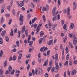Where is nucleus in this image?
<instances>
[{
	"label": "nucleus",
	"instance_id": "nucleus-1",
	"mask_svg": "<svg viewBox=\"0 0 77 77\" xmlns=\"http://www.w3.org/2000/svg\"><path fill=\"white\" fill-rule=\"evenodd\" d=\"M55 65L56 67L54 68V72H57L58 71V70L59 69V65H58V63L57 62H55Z\"/></svg>",
	"mask_w": 77,
	"mask_h": 77
},
{
	"label": "nucleus",
	"instance_id": "nucleus-2",
	"mask_svg": "<svg viewBox=\"0 0 77 77\" xmlns=\"http://www.w3.org/2000/svg\"><path fill=\"white\" fill-rule=\"evenodd\" d=\"M19 21H20V24L23 25V16L22 14H20V17Z\"/></svg>",
	"mask_w": 77,
	"mask_h": 77
},
{
	"label": "nucleus",
	"instance_id": "nucleus-3",
	"mask_svg": "<svg viewBox=\"0 0 77 77\" xmlns=\"http://www.w3.org/2000/svg\"><path fill=\"white\" fill-rule=\"evenodd\" d=\"M42 24H40L38 25L37 26V28L36 29V34L38 35L39 33V30L41 29L40 27L42 26Z\"/></svg>",
	"mask_w": 77,
	"mask_h": 77
},
{
	"label": "nucleus",
	"instance_id": "nucleus-4",
	"mask_svg": "<svg viewBox=\"0 0 77 77\" xmlns=\"http://www.w3.org/2000/svg\"><path fill=\"white\" fill-rule=\"evenodd\" d=\"M43 71L42 69L41 68H38V70H37L36 69H35V73L36 75H38V72L41 71Z\"/></svg>",
	"mask_w": 77,
	"mask_h": 77
},
{
	"label": "nucleus",
	"instance_id": "nucleus-5",
	"mask_svg": "<svg viewBox=\"0 0 77 77\" xmlns=\"http://www.w3.org/2000/svg\"><path fill=\"white\" fill-rule=\"evenodd\" d=\"M70 72L71 73L72 75H75L77 73V71L75 69H73L72 71H71Z\"/></svg>",
	"mask_w": 77,
	"mask_h": 77
},
{
	"label": "nucleus",
	"instance_id": "nucleus-6",
	"mask_svg": "<svg viewBox=\"0 0 77 77\" xmlns=\"http://www.w3.org/2000/svg\"><path fill=\"white\" fill-rule=\"evenodd\" d=\"M6 30H4L1 33V35L3 37L5 36V34L6 33Z\"/></svg>",
	"mask_w": 77,
	"mask_h": 77
},
{
	"label": "nucleus",
	"instance_id": "nucleus-7",
	"mask_svg": "<svg viewBox=\"0 0 77 77\" xmlns=\"http://www.w3.org/2000/svg\"><path fill=\"white\" fill-rule=\"evenodd\" d=\"M25 30H26V27L25 26H24L22 28V29L21 30L22 33H23L24 32V31H25Z\"/></svg>",
	"mask_w": 77,
	"mask_h": 77
},
{
	"label": "nucleus",
	"instance_id": "nucleus-8",
	"mask_svg": "<svg viewBox=\"0 0 77 77\" xmlns=\"http://www.w3.org/2000/svg\"><path fill=\"white\" fill-rule=\"evenodd\" d=\"M56 11V7H54L52 11V14H54L55 13Z\"/></svg>",
	"mask_w": 77,
	"mask_h": 77
},
{
	"label": "nucleus",
	"instance_id": "nucleus-9",
	"mask_svg": "<svg viewBox=\"0 0 77 77\" xmlns=\"http://www.w3.org/2000/svg\"><path fill=\"white\" fill-rule=\"evenodd\" d=\"M54 16V17H53L52 19L53 21H56L57 20V16H56V15Z\"/></svg>",
	"mask_w": 77,
	"mask_h": 77
},
{
	"label": "nucleus",
	"instance_id": "nucleus-10",
	"mask_svg": "<svg viewBox=\"0 0 77 77\" xmlns=\"http://www.w3.org/2000/svg\"><path fill=\"white\" fill-rule=\"evenodd\" d=\"M66 40H67V36H66L63 39V42L64 43H65L66 41Z\"/></svg>",
	"mask_w": 77,
	"mask_h": 77
},
{
	"label": "nucleus",
	"instance_id": "nucleus-11",
	"mask_svg": "<svg viewBox=\"0 0 77 77\" xmlns=\"http://www.w3.org/2000/svg\"><path fill=\"white\" fill-rule=\"evenodd\" d=\"M21 57H22V54L20 53L18 57V60H20L21 59Z\"/></svg>",
	"mask_w": 77,
	"mask_h": 77
},
{
	"label": "nucleus",
	"instance_id": "nucleus-12",
	"mask_svg": "<svg viewBox=\"0 0 77 77\" xmlns=\"http://www.w3.org/2000/svg\"><path fill=\"white\" fill-rule=\"evenodd\" d=\"M53 42V40H51L49 41V42L48 43V44L49 45H50Z\"/></svg>",
	"mask_w": 77,
	"mask_h": 77
},
{
	"label": "nucleus",
	"instance_id": "nucleus-13",
	"mask_svg": "<svg viewBox=\"0 0 77 77\" xmlns=\"http://www.w3.org/2000/svg\"><path fill=\"white\" fill-rule=\"evenodd\" d=\"M31 39V35L29 34L28 35V43H29V41H30V40Z\"/></svg>",
	"mask_w": 77,
	"mask_h": 77
},
{
	"label": "nucleus",
	"instance_id": "nucleus-14",
	"mask_svg": "<svg viewBox=\"0 0 77 77\" xmlns=\"http://www.w3.org/2000/svg\"><path fill=\"white\" fill-rule=\"evenodd\" d=\"M75 27V26H74V25L73 23H71L70 25V28L71 29H74Z\"/></svg>",
	"mask_w": 77,
	"mask_h": 77
},
{
	"label": "nucleus",
	"instance_id": "nucleus-15",
	"mask_svg": "<svg viewBox=\"0 0 77 77\" xmlns=\"http://www.w3.org/2000/svg\"><path fill=\"white\" fill-rule=\"evenodd\" d=\"M44 33L43 32L41 31L40 32V36H41V37H42V36H44Z\"/></svg>",
	"mask_w": 77,
	"mask_h": 77
},
{
	"label": "nucleus",
	"instance_id": "nucleus-16",
	"mask_svg": "<svg viewBox=\"0 0 77 77\" xmlns=\"http://www.w3.org/2000/svg\"><path fill=\"white\" fill-rule=\"evenodd\" d=\"M55 60H57V59H58V57H59V56H58V54H56L55 55Z\"/></svg>",
	"mask_w": 77,
	"mask_h": 77
},
{
	"label": "nucleus",
	"instance_id": "nucleus-17",
	"mask_svg": "<svg viewBox=\"0 0 77 77\" xmlns=\"http://www.w3.org/2000/svg\"><path fill=\"white\" fill-rule=\"evenodd\" d=\"M5 22V19L3 18V17H2V19L1 20V23H2V24Z\"/></svg>",
	"mask_w": 77,
	"mask_h": 77
},
{
	"label": "nucleus",
	"instance_id": "nucleus-18",
	"mask_svg": "<svg viewBox=\"0 0 77 77\" xmlns=\"http://www.w3.org/2000/svg\"><path fill=\"white\" fill-rule=\"evenodd\" d=\"M10 36H14V33H13V30L12 29H11V30Z\"/></svg>",
	"mask_w": 77,
	"mask_h": 77
},
{
	"label": "nucleus",
	"instance_id": "nucleus-19",
	"mask_svg": "<svg viewBox=\"0 0 77 77\" xmlns=\"http://www.w3.org/2000/svg\"><path fill=\"white\" fill-rule=\"evenodd\" d=\"M57 26V24L56 23L54 24L52 27V29L53 30H55V27H56Z\"/></svg>",
	"mask_w": 77,
	"mask_h": 77
},
{
	"label": "nucleus",
	"instance_id": "nucleus-20",
	"mask_svg": "<svg viewBox=\"0 0 77 77\" xmlns=\"http://www.w3.org/2000/svg\"><path fill=\"white\" fill-rule=\"evenodd\" d=\"M13 0H11L10 1V8L12 6V4H13Z\"/></svg>",
	"mask_w": 77,
	"mask_h": 77
},
{
	"label": "nucleus",
	"instance_id": "nucleus-21",
	"mask_svg": "<svg viewBox=\"0 0 77 77\" xmlns=\"http://www.w3.org/2000/svg\"><path fill=\"white\" fill-rule=\"evenodd\" d=\"M37 20V18L35 17L32 20V23H34V22L36 20Z\"/></svg>",
	"mask_w": 77,
	"mask_h": 77
},
{
	"label": "nucleus",
	"instance_id": "nucleus-22",
	"mask_svg": "<svg viewBox=\"0 0 77 77\" xmlns=\"http://www.w3.org/2000/svg\"><path fill=\"white\" fill-rule=\"evenodd\" d=\"M3 51L1 50L0 52V57H2V56H3Z\"/></svg>",
	"mask_w": 77,
	"mask_h": 77
},
{
	"label": "nucleus",
	"instance_id": "nucleus-23",
	"mask_svg": "<svg viewBox=\"0 0 77 77\" xmlns=\"http://www.w3.org/2000/svg\"><path fill=\"white\" fill-rule=\"evenodd\" d=\"M3 44V39L2 37H0V44Z\"/></svg>",
	"mask_w": 77,
	"mask_h": 77
},
{
	"label": "nucleus",
	"instance_id": "nucleus-24",
	"mask_svg": "<svg viewBox=\"0 0 77 77\" xmlns=\"http://www.w3.org/2000/svg\"><path fill=\"white\" fill-rule=\"evenodd\" d=\"M24 1H23L22 3H21L20 4V6L21 7L23 6H24Z\"/></svg>",
	"mask_w": 77,
	"mask_h": 77
},
{
	"label": "nucleus",
	"instance_id": "nucleus-25",
	"mask_svg": "<svg viewBox=\"0 0 77 77\" xmlns=\"http://www.w3.org/2000/svg\"><path fill=\"white\" fill-rule=\"evenodd\" d=\"M48 65V63L47 61H45L43 64L44 66H46Z\"/></svg>",
	"mask_w": 77,
	"mask_h": 77
},
{
	"label": "nucleus",
	"instance_id": "nucleus-26",
	"mask_svg": "<svg viewBox=\"0 0 77 77\" xmlns=\"http://www.w3.org/2000/svg\"><path fill=\"white\" fill-rule=\"evenodd\" d=\"M7 66V60H6L5 61L4 63V67H6Z\"/></svg>",
	"mask_w": 77,
	"mask_h": 77
},
{
	"label": "nucleus",
	"instance_id": "nucleus-27",
	"mask_svg": "<svg viewBox=\"0 0 77 77\" xmlns=\"http://www.w3.org/2000/svg\"><path fill=\"white\" fill-rule=\"evenodd\" d=\"M42 40H43V38H41L38 41V42L39 44H41V43H42Z\"/></svg>",
	"mask_w": 77,
	"mask_h": 77
},
{
	"label": "nucleus",
	"instance_id": "nucleus-28",
	"mask_svg": "<svg viewBox=\"0 0 77 77\" xmlns=\"http://www.w3.org/2000/svg\"><path fill=\"white\" fill-rule=\"evenodd\" d=\"M68 61H66L64 64V66H68Z\"/></svg>",
	"mask_w": 77,
	"mask_h": 77
},
{
	"label": "nucleus",
	"instance_id": "nucleus-29",
	"mask_svg": "<svg viewBox=\"0 0 77 77\" xmlns=\"http://www.w3.org/2000/svg\"><path fill=\"white\" fill-rule=\"evenodd\" d=\"M5 39L7 42H9V38L7 36H5Z\"/></svg>",
	"mask_w": 77,
	"mask_h": 77
},
{
	"label": "nucleus",
	"instance_id": "nucleus-30",
	"mask_svg": "<svg viewBox=\"0 0 77 77\" xmlns=\"http://www.w3.org/2000/svg\"><path fill=\"white\" fill-rule=\"evenodd\" d=\"M63 29L65 30L66 29V24H65L63 26Z\"/></svg>",
	"mask_w": 77,
	"mask_h": 77
},
{
	"label": "nucleus",
	"instance_id": "nucleus-31",
	"mask_svg": "<svg viewBox=\"0 0 77 77\" xmlns=\"http://www.w3.org/2000/svg\"><path fill=\"white\" fill-rule=\"evenodd\" d=\"M66 54H68V51H69V50H68V47H66Z\"/></svg>",
	"mask_w": 77,
	"mask_h": 77
},
{
	"label": "nucleus",
	"instance_id": "nucleus-32",
	"mask_svg": "<svg viewBox=\"0 0 77 77\" xmlns=\"http://www.w3.org/2000/svg\"><path fill=\"white\" fill-rule=\"evenodd\" d=\"M33 43V41H30L29 42V45H30L31 47H32V44Z\"/></svg>",
	"mask_w": 77,
	"mask_h": 77
},
{
	"label": "nucleus",
	"instance_id": "nucleus-33",
	"mask_svg": "<svg viewBox=\"0 0 77 77\" xmlns=\"http://www.w3.org/2000/svg\"><path fill=\"white\" fill-rule=\"evenodd\" d=\"M68 11L67 12V15H69V14L70 12L69 11H70V9H69V8H68V10H67Z\"/></svg>",
	"mask_w": 77,
	"mask_h": 77
},
{
	"label": "nucleus",
	"instance_id": "nucleus-34",
	"mask_svg": "<svg viewBox=\"0 0 77 77\" xmlns=\"http://www.w3.org/2000/svg\"><path fill=\"white\" fill-rule=\"evenodd\" d=\"M16 59H17V57L15 55H14L13 60L15 61L16 60Z\"/></svg>",
	"mask_w": 77,
	"mask_h": 77
},
{
	"label": "nucleus",
	"instance_id": "nucleus-35",
	"mask_svg": "<svg viewBox=\"0 0 77 77\" xmlns=\"http://www.w3.org/2000/svg\"><path fill=\"white\" fill-rule=\"evenodd\" d=\"M69 45H70V48H73V45L71 44V43L70 42H69Z\"/></svg>",
	"mask_w": 77,
	"mask_h": 77
},
{
	"label": "nucleus",
	"instance_id": "nucleus-36",
	"mask_svg": "<svg viewBox=\"0 0 77 77\" xmlns=\"http://www.w3.org/2000/svg\"><path fill=\"white\" fill-rule=\"evenodd\" d=\"M28 32V30H26L25 32V34L26 37H27V36H28V32Z\"/></svg>",
	"mask_w": 77,
	"mask_h": 77
},
{
	"label": "nucleus",
	"instance_id": "nucleus-37",
	"mask_svg": "<svg viewBox=\"0 0 77 77\" xmlns=\"http://www.w3.org/2000/svg\"><path fill=\"white\" fill-rule=\"evenodd\" d=\"M26 57L27 58H28V59H29L30 57V54H29L26 55Z\"/></svg>",
	"mask_w": 77,
	"mask_h": 77
},
{
	"label": "nucleus",
	"instance_id": "nucleus-38",
	"mask_svg": "<svg viewBox=\"0 0 77 77\" xmlns=\"http://www.w3.org/2000/svg\"><path fill=\"white\" fill-rule=\"evenodd\" d=\"M34 50V48H29V53H30L31 51H32V50Z\"/></svg>",
	"mask_w": 77,
	"mask_h": 77
},
{
	"label": "nucleus",
	"instance_id": "nucleus-39",
	"mask_svg": "<svg viewBox=\"0 0 77 77\" xmlns=\"http://www.w3.org/2000/svg\"><path fill=\"white\" fill-rule=\"evenodd\" d=\"M14 73H15V69H13L11 73V75H13V74H14Z\"/></svg>",
	"mask_w": 77,
	"mask_h": 77
},
{
	"label": "nucleus",
	"instance_id": "nucleus-40",
	"mask_svg": "<svg viewBox=\"0 0 77 77\" xmlns=\"http://www.w3.org/2000/svg\"><path fill=\"white\" fill-rule=\"evenodd\" d=\"M3 73V71L2 69H0V75Z\"/></svg>",
	"mask_w": 77,
	"mask_h": 77
},
{
	"label": "nucleus",
	"instance_id": "nucleus-41",
	"mask_svg": "<svg viewBox=\"0 0 77 77\" xmlns=\"http://www.w3.org/2000/svg\"><path fill=\"white\" fill-rule=\"evenodd\" d=\"M17 28H15L14 30V33H17Z\"/></svg>",
	"mask_w": 77,
	"mask_h": 77
},
{
	"label": "nucleus",
	"instance_id": "nucleus-42",
	"mask_svg": "<svg viewBox=\"0 0 77 77\" xmlns=\"http://www.w3.org/2000/svg\"><path fill=\"white\" fill-rule=\"evenodd\" d=\"M51 69V66H50L48 68L47 70L48 72L50 71V69Z\"/></svg>",
	"mask_w": 77,
	"mask_h": 77
},
{
	"label": "nucleus",
	"instance_id": "nucleus-43",
	"mask_svg": "<svg viewBox=\"0 0 77 77\" xmlns=\"http://www.w3.org/2000/svg\"><path fill=\"white\" fill-rule=\"evenodd\" d=\"M30 67V64H28V66L27 67V71H29V70Z\"/></svg>",
	"mask_w": 77,
	"mask_h": 77
},
{
	"label": "nucleus",
	"instance_id": "nucleus-44",
	"mask_svg": "<svg viewBox=\"0 0 77 77\" xmlns=\"http://www.w3.org/2000/svg\"><path fill=\"white\" fill-rule=\"evenodd\" d=\"M12 13L14 15H15V10L13 9L12 10Z\"/></svg>",
	"mask_w": 77,
	"mask_h": 77
},
{
	"label": "nucleus",
	"instance_id": "nucleus-45",
	"mask_svg": "<svg viewBox=\"0 0 77 77\" xmlns=\"http://www.w3.org/2000/svg\"><path fill=\"white\" fill-rule=\"evenodd\" d=\"M69 54H67V55L66 56V60H68L69 59Z\"/></svg>",
	"mask_w": 77,
	"mask_h": 77
},
{
	"label": "nucleus",
	"instance_id": "nucleus-46",
	"mask_svg": "<svg viewBox=\"0 0 77 77\" xmlns=\"http://www.w3.org/2000/svg\"><path fill=\"white\" fill-rule=\"evenodd\" d=\"M17 74H20V71L18 70H17L15 71Z\"/></svg>",
	"mask_w": 77,
	"mask_h": 77
},
{
	"label": "nucleus",
	"instance_id": "nucleus-47",
	"mask_svg": "<svg viewBox=\"0 0 77 77\" xmlns=\"http://www.w3.org/2000/svg\"><path fill=\"white\" fill-rule=\"evenodd\" d=\"M43 20H44V22H45V16H44V15H43Z\"/></svg>",
	"mask_w": 77,
	"mask_h": 77
},
{
	"label": "nucleus",
	"instance_id": "nucleus-48",
	"mask_svg": "<svg viewBox=\"0 0 77 77\" xmlns=\"http://www.w3.org/2000/svg\"><path fill=\"white\" fill-rule=\"evenodd\" d=\"M42 72H43V70H42V71H40L39 72H38V73L40 75L42 74Z\"/></svg>",
	"mask_w": 77,
	"mask_h": 77
},
{
	"label": "nucleus",
	"instance_id": "nucleus-49",
	"mask_svg": "<svg viewBox=\"0 0 77 77\" xmlns=\"http://www.w3.org/2000/svg\"><path fill=\"white\" fill-rule=\"evenodd\" d=\"M5 15V17H10V14H6Z\"/></svg>",
	"mask_w": 77,
	"mask_h": 77
},
{
	"label": "nucleus",
	"instance_id": "nucleus-50",
	"mask_svg": "<svg viewBox=\"0 0 77 77\" xmlns=\"http://www.w3.org/2000/svg\"><path fill=\"white\" fill-rule=\"evenodd\" d=\"M77 41H73V44L74 45H76V44H77Z\"/></svg>",
	"mask_w": 77,
	"mask_h": 77
},
{
	"label": "nucleus",
	"instance_id": "nucleus-51",
	"mask_svg": "<svg viewBox=\"0 0 77 77\" xmlns=\"http://www.w3.org/2000/svg\"><path fill=\"white\" fill-rule=\"evenodd\" d=\"M33 1L35 3H39L40 2V1L38 0H33Z\"/></svg>",
	"mask_w": 77,
	"mask_h": 77
},
{
	"label": "nucleus",
	"instance_id": "nucleus-52",
	"mask_svg": "<svg viewBox=\"0 0 77 77\" xmlns=\"http://www.w3.org/2000/svg\"><path fill=\"white\" fill-rule=\"evenodd\" d=\"M58 11H57V12L56 13H55H55H54V14H54V16L55 15H55H56V17H57V14H58Z\"/></svg>",
	"mask_w": 77,
	"mask_h": 77
},
{
	"label": "nucleus",
	"instance_id": "nucleus-53",
	"mask_svg": "<svg viewBox=\"0 0 77 77\" xmlns=\"http://www.w3.org/2000/svg\"><path fill=\"white\" fill-rule=\"evenodd\" d=\"M63 76L64 77H66V72H64Z\"/></svg>",
	"mask_w": 77,
	"mask_h": 77
},
{
	"label": "nucleus",
	"instance_id": "nucleus-54",
	"mask_svg": "<svg viewBox=\"0 0 77 77\" xmlns=\"http://www.w3.org/2000/svg\"><path fill=\"white\" fill-rule=\"evenodd\" d=\"M50 50H48L47 51V56H48V55L50 54Z\"/></svg>",
	"mask_w": 77,
	"mask_h": 77
},
{
	"label": "nucleus",
	"instance_id": "nucleus-55",
	"mask_svg": "<svg viewBox=\"0 0 77 77\" xmlns=\"http://www.w3.org/2000/svg\"><path fill=\"white\" fill-rule=\"evenodd\" d=\"M48 25L49 28H51L52 26V24H51V23H49Z\"/></svg>",
	"mask_w": 77,
	"mask_h": 77
},
{
	"label": "nucleus",
	"instance_id": "nucleus-56",
	"mask_svg": "<svg viewBox=\"0 0 77 77\" xmlns=\"http://www.w3.org/2000/svg\"><path fill=\"white\" fill-rule=\"evenodd\" d=\"M47 36L45 35V36H44L43 37V41H45V38H47Z\"/></svg>",
	"mask_w": 77,
	"mask_h": 77
},
{
	"label": "nucleus",
	"instance_id": "nucleus-57",
	"mask_svg": "<svg viewBox=\"0 0 77 77\" xmlns=\"http://www.w3.org/2000/svg\"><path fill=\"white\" fill-rule=\"evenodd\" d=\"M57 17L58 18L57 19V20H60V15H59V14H58L57 15Z\"/></svg>",
	"mask_w": 77,
	"mask_h": 77
},
{
	"label": "nucleus",
	"instance_id": "nucleus-58",
	"mask_svg": "<svg viewBox=\"0 0 77 77\" xmlns=\"http://www.w3.org/2000/svg\"><path fill=\"white\" fill-rule=\"evenodd\" d=\"M58 4L59 5H60L61 3H60V0H58L57 2Z\"/></svg>",
	"mask_w": 77,
	"mask_h": 77
},
{
	"label": "nucleus",
	"instance_id": "nucleus-59",
	"mask_svg": "<svg viewBox=\"0 0 77 77\" xmlns=\"http://www.w3.org/2000/svg\"><path fill=\"white\" fill-rule=\"evenodd\" d=\"M43 9L44 11H47V8L45 7H43Z\"/></svg>",
	"mask_w": 77,
	"mask_h": 77
},
{
	"label": "nucleus",
	"instance_id": "nucleus-60",
	"mask_svg": "<svg viewBox=\"0 0 77 77\" xmlns=\"http://www.w3.org/2000/svg\"><path fill=\"white\" fill-rule=\"evenodd\" d=\"M61 23H62V25L63 26V24H64V23H65L64 20H61Z\"/></svg>",
	"mask_w": 77,
	"mask_h": 77
},
{
	"label": "nucleus",
	"instance_id": "nucleus-61",
	"mask_svg": "<svg viewBox=\"0 0 77 77\" xmlns=\"http://www.w3.org/2000/svg\"><path fill=\"white\" fill-rule=\"evenodd\" d=\"M44 48H45V47H43L42 48L40 49L41 51H43V50H44Z\"/></svg>",
	"mask_w": 77,
	"mask_h": 77
},
{
	"label": "nucleus",
	"instance_id": "nucleus-62",
	"mask_svg": "<svg viewBox=\"0 0 77 77\" xmlns=\"http://www.w3.org/2000/svg\"><path fill=\"white\" fill-rule=\"evenodd\" d=\"M73 41H77V38L75 37L73 38Z\"/></svg>",
	"mask_w": 77,
	"mask_h": 77
},
{
	"label": "nucleus",
	"instance_id": "nucleus-63",
	"mask_svg": "<svg viewBox=\"0 0 77 77\" xmlns=\"http://www.w3.org/2000/svg\"><path fill=\"white\" fill-rule=\"evenodd\" d=\"M9 73V70H7L5 72V74L7 75V74H8Z\"/></svg>",
	"mask_w": 77,
	"mask_h": 77
},
{
	"label": "nucleus",
	"instance_id": "nucleus-64",
	"mask_svg": "<svg viewBox=\"0 0 77 77\" xmlns=\"http://www.w3.org/2000/svg\"><path fill=\"white\" fill-rule=\"evenodd\" d=\"M0 77H5V75H3V73L1 74L0 75Z\"/></svg>",
	"mask_w": 77,
	"mask_h": 77
}]
</instances>
